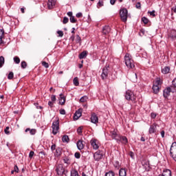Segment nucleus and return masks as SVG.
I'll return each instance as SVG.
<instances>
[{
    "mask_svg": "<svg viewBox=\"0 0 176 176\" xmlns=\"http://www.w3.org/2000/svg\"><path fill=\"white\" fill-rule=\"evenodd\" d=\"M64 163L66 164H71V162L69 161V159L68 157H65L63 159Z\"/></svg>",
    "mask_w": 176,
    "mask_h": 176,
    "instance_id": "nucleus-42",
    "label": "nucleus"
},
{
    "mask_svg": "<svg viewBox=\"0 0 176 176\" xmlns=\"http://www.w3.org/2000/svg\"><path fill=\"white\" fill-rule=\"evenodd\" d=\"M102 156H104L102 151H98L94 154V159L96 160V162H98L102 159Z\"/></svg>",
    "mask_w": 176,
    "mask_h": 176,
    "instance_id": "nucleus-7",
    "label": "nucleus"
},
{
    "mask_svg": "<svg viewBox=\"0 0 176 176\" xmlns=\"http://www.w3.org/2000/svg\"><path fill=\"white\" fill-rule=\"evenodd\" d=\"M163 176H171V171L170 169H164L162 173Z\"/></svg>",
    "mask_w": 176,
    "mask_h": 176,
    "instance_id": "nucleus-28",
    "label": "nucleus"
},
{
    "mask_svg": "<svg viewBox=\"0 0 176 176\" xmlns=\"http://www.w3.org/2000/svg\"><path fill=\"white\" fill-rule=\"evenodd\" d=\"M110 135L113 140H116V141H118L119 140V137L120 135L118 134V132L116 130L111 131H110Z\"/></svg>",
    "mask_w": 176,
    "mask_h": 176,
    "instance_id": "nucleus-8",
    "label": "nucleus"
},
{
    "mask_svg": "<svg viewBox=\"0 0 176 176\" xmlns=\"http://www.w3.org/2000/svg\"><path fill=\"white\" fill-rule=\"evenodd\" d=\"M170 93H171V88L170 87H166L164 90V94H163L164 98H167V97L170 96Z\"/></svg>",
    "mask_w": 176,
    "mask_h": 176,
    "instance_id": "nucleus-14",
    "label": "nucleus"
},
{
    "mask_svg": "<svg viewBox=\"0 0 176 176\" xmlns=\"http://www.w3.org/2000/svg\"><path fill=\"white\" fill-rule=\"evenodd\" d=\"M91 145L93 146L94 149H98L99 146H98V140L96 139H92L91 140Z\"/></svg>",
    "mask_w": 176,
    "mask_h": 176,
    "instance_id": "nucleus-13",
    "label": "nucleus"
},
{
    "mask_svg": "<svg viewBox=\"0 0 176 176\" xmlns=\"http://www.w3.org/2000/svg\"><path fill=\"white\" fill-rule=\"evenodd\" d=\"M34 105L37 109H42V107L41 106H39V104L38 103H34Z\"/></svg>",
    "mask_w": 176,
    "mask_h": 176,
    "instance_id": "nucleus-60",
    "label": "nucleus"
},
{
    "mask_svg": "<svg viewBox=\"0 0 176 176\" xmlns=\"http://www.w3.org/2000/svg\"><path fill=\"white\" fill-rule=\"evenodd\" d=\"M98 6H99V8L104 6V1L102 0H100L98 3Z\"/></svg>",
    "mask_w": 176,
    "mask_h": 176,
    "instance_id": "nucleus-47",
    "label": "nucleus"
},
{
    "mask_svg": "<svg viewBox=\"0 0 176 176\" xmlns=\"http://www.w3.org/2000/svg\"><path fill=\"white\" fill-rule=\"evenodd\" d=\"M148 13H149L150 16H153V17H156V14H155V10L148 11Z\"/></svg>",
    "mask_w": 176,
    "mask_h": 176,
    "instance_id": "nucleus-44",
    "label": "nucleus"
},
{
    "mask_svg": "<svg viewBox=\"0 0 176 176\" xmlns=\"http://www.w3.org/2000/svg\"><path fill=\"white\" fill-rule=\"evenodd\" d=\"M68 21H69V19H68V17L65 16L63 18V24H67V23H68Z\"/></svg>",
    "mask_w": 176,
    "mask_h": 176,
    "instance_id": "nucleus-46",
    "label": "nucleus"
},
{
    "mask_svg": "<svg viewBox=\"0 0 176 176\" xmlns=\"http://www.w3.org/2000/svg\"><path fill=\"white\" fill-rule=\"evenodd\" d=\"M129 156L131 157V159H134V153L132 151H130Z\"/></svg>",
    "mask_w": 176,
    "mask_h": 176,
    "instance_id": "nucleus-59",
    "label": "nucleus"
},
{
    "mask_svg": "<svg viewBox=\"0 0 176 176\" xmlns=\"http://www.w3.org/2000/svg\"><path fill=\"white\" fill-rule=\"evenodd\" d=\"M56 174L59 176H63L65 175V168H64L63 164H58L56 166Z\"/></svg>",
    "mask_w": 176,
    "mask_h": 176,
    "instance_id": "nucleus-5",
    "label": "nucleus"
},
{
    "mask_svg": "<svg viewBox=\"0 0 176 176\" xmlns=\"http://www.w3.org/2000/svg\"><path fill=\"white\" fill-rule=\"evenodd\" d=\"M3 38H5V30H0V45L3 43Z\"/></svg>",
    "mask_w": 176,
    "mask_h": 176,
    "instance_id": "nucleus-23",
    "label": "nucleus"
},
{
    "mask_svg": "<svg viewBox=\"0 0 176 176\" xmlns=\"http://www.w3.org/2000/svg\"><path fill=\"white\" fill-rule=\"evenodd\" d=\"M25 131V133H28V131H30L31 135H35L36 133V129H31L30 128H27Z\"/></svg>",
    "mask_w": 176,
    "mask_h": 176,
    "instance_id": "nucleus-26",
    "label": "nucleus"
},
{
    "mask_svg": "<svg viewBox=\"0 0 176 176\" xmlns=\"http://www.w3.org/2000/svg\"><path fill=\"white\" fill-rule=\"evenodd\" d=\"M109 32H111V28L109 26L106 25V26L103 27L102 34L104 35H108V34H109Z\"/></svg>",
    "mask_w": 176,
    "mask_h": 176,
    "instance_id": "nucleus-19",
    "label": "nucleus"
},
{
    "mask_svg": "<svg viewBox=\"0 0 176 176\" xmlns=\"http://www.w3.org/2000/svg\"><path fill=\"white\" fill-rule=\"evenodd\" d=\"M74 156H75L76 159H80V153L76 152L74 154Z\"/></svg>",
    "mask_w": 176,
    "mask_h": 176,
    "instance_id": "nucleus-50",
    "label": "nucleus"
},
{
    "mask_svg": "<svg viewBox=\"0 0 176 176\" xmlns=\"http://www.w3.org/2000/svg\"><path fill=\"white\" fill-rule=\"evenodd\" d=\"M82 130H83V127L80 126L78 128L77 133H78V134H79V135H80V134H82Z\"/></svg>",
    "mask_w": 176,
    "mask_h": 176,
    "instance_id": "nucleus-43",
    "label": "nucleus"
},
{
    "mask_svg": "<svg viewBox=\"0 0 176 176\" xmlns=\"http://www.w3.org/2000/svg\"><path fill=\"white\" fill-rule=\"evenodd\" d=\"M14 62L15 64H20V58L19 56L14 57Z\"/></svg>",
    "mask_w": 176,
    "mask_h": 176,
    "instance_id": "nucleus-39",
    "label": "nucleus"
},
{
    "mask_svg": "<svg viewBox=\"0 0 176 176\" xmlns=\"http://www.w3.org/2000/svg\"><path fill=\"white\" fill-rule=\"evenodd\" d=\"M74 86H79V80H78V78L76 77L73 80Z\"/></svg>",
    "mask_w": 176,
    "mask_h": 176,
    "instance_id": "nucleus-36",
    "label": "nucleus"
},
{
    "mask_svg": "<svg viewBox=\"0 0 176 176\" xmlns=\"http://www.w3.org/2000/svg\"><path fill=\"white\" fill-rule=\"evenodd\" d=\"M59 104L60 105H64V104H65V97H64L63 94H60Z\"/></svg>",
    "mask_w": 176,
    "mask_h": 176,
    "instance_id": "nucleus-25",
    "label": "nucleus"
},
{
    "mask_svg": "<svg viewBox=\"0 0 176 176\" xmlns=\"http://www.w3.org/2000/svg\"><path fill=\"white\" fill-rule=\"evenodd\" d=\"M170 153L171 157L176 162V142H173L170 146Z\"/></svg>",
    "mask_w": 176,
    "mask_h": 176,
    "instance_id": "nucleus-6",
    "label": "nucleus"
},
{
    "mask_svg": "<svg viewBox=\"0 0 176 176\" xmlns=\"http://www.w3.org/2000/svg\"><path fill=\"white\" fill-rule=\"evenodd\" d=\"M60 115H65V109H60Z\"/></svg>",
    "mask_w": 176,
    "mask_h": 176,
    "instance_id": "nucleus-62",
    "label": "nucleus"
},
{
    "mask_svg": "<svg viewBox=\"0 0 176 176\" xmlns=\"http://www.w3.org/2000/svg\"><path fill=\"white\" fill-rule=\"evenodd\" d=\"M135 8H136L137 9H141V3L138 2V3H136V5H135Z\"/></svg>",
    "mask_w": 176,
    "mask_h": 176,
    "instance_id": "nucleus-53",
    "label": "nucleus"
},
{
    "mask_svg": "<svg viewBox=\"0 0 176 176\" xmlns=\"http://www.w3.org/2000/svg\"><path fill=\"white\" fill-rule=\"evenodd\" d=\"M83 16V14H82V12H78L76 14V17H78V19H80V17H82Z\"/></svg>",
    "mask_w": 176,
    "mask_h": 176,
    "instance_id": "nucleus-54",
    "label": "nucleus"
},
{
    "mask_svg": "<svg viewBox=\"0 0 176 176\" xmlns=\"http://www.w3.org/2000/svg\"><path fill=\"white\" fill-rule=\"evenodd\" d=\"M142 21H143L144 24H148V23H149V19L145 16H143L142 18Z\"/></svg>",
    "mask_w": 176,
    "mask_h": 176,
    "instance_id": "nucleus-38",
    "label": "nucleus"
},
{
    "mask_svg": "<svg viewBox=\"0 0 176 176\" xmlns=\"http://www.w3.org/2000/svg\"><path fill=\"white\" fill-rule=\"evenodd\" d=\"M87 53H88L87 51H83L82 52H81L78 56V58H80V60L86 58V57H87Z\"/></svg>",
    "mask_w": 176,
    "mask_h": 176,
    "instance_id": "nucleus-24",
    "label": "nucleus"
},
{
    "mask_svg": "<svg viewBox=\"0 0 176 176\" xmlns=\"http://www.w3.org/2000/svg\"><path fill=\"white\" fill-rule=\"evenodd\" d=\"M69 20H70L71 23H76V20L75 19V16H74L70 17Z\"/></svg>",
    "mask_w": 176,
    "mask_h": 176,
    "instance_id": "nucleus-49",
    "label": "nucleus"
},
{
    "mask_svg": "<svg viewBox=\"0 0 176 176\" xmlns=\"http://www.w3.org/2000/svg\"><path fill=\"white\" fill-rule=\"evenodd\" d=\"M124 61L127 68L133 69L135 65H134V60L131 58L130 54H126L124 56Z\"/></svg>",
    "mask_w": 176,
    "mask_h": 176,
    "instance_id": "nucleus-1",
    "label": "nucleus"
},
{
    "mask_svg": "<svg viewBox=\"0 0 176 176\" xmlns=\"http://www.w3.org/2000/svg\"><path fill=\"white\" fill-rule=\"evenodd\" d=\"M61 151H63V149H61V148H60V147H58L56 149V151L54 153L56 157H60V156H61V154L63 153V152Z\"/></svg>",
    "mask_w": 176,
    "mask_h": 176,
    "instance_id": "nucleus-22",
    "label": "nucleus"
},
{
    "mask_svg": "<svg viewBox=\"0 0 176 176\" xmlns=\"http://www.w3.org/2000/svg\"><path fill=\"white\" fill-rule=\"evenodd\" d=\"M156 129H157L156 124L154 123L152 125H151L150 128L148 129L149 134H153V133H156Z\"/></svg>",
    "mask_w": 176,
    "mask_h": 176,
    "instance_id": "nucleus-15",
    "label": "nucleus"
},
{
    "mask_svg": "<svg viewBox=\"0 0 176 176\" xmlns=\"http://www.w3.org/2000/svg\"><path fill=\"white\" fill-rule=\"evenodd\" d=\"M90 119L91 123H94V124H97V123H98V116H97V114H96V113H91Z\"/></svg>",
    "mask_w": 176,
    "mask_h": 176,
    "instance_id": "nucleus-11",
    "label": "nucleus"
},
{
    "mask_svg": "<svg viewBox=\"0 0 176 176\" xmlns=\"http://www.w3.org/2000/svg\"><path fill=\"white\" fill-rule=\"evenodd\" d=\"M52 133L54 135H56L58 133V130H60V121L58 120H56L53 122L52 126Z\"/></svg>",
    "mask_w": 176,
    "mask_h": 176,
    "instance_id": "nucleus-3",
    "label": "nucleus"
},
{
    "mask_svg": "<svg viewBox=\"0 0 176 176\" xmlns=\"http://www.w3.org/2000/svg\"><path fill=\"white\" fill-rule=\"evenodd\" d=\"M120 176H127V170L124 168H121L119 170Z\"/></svg>",
    "mask_w": 176,
    "mask_h": 176,
    "instance_id": "nucleus-27",
    "label": "nucleus"
},
{
    "mask_svg": "<svg viewBox=\"0 0 176 176\" xmlns=\"http://www.w3.org/2000/svg\"><path fill=\"white\" fill-rule=\"evenodd\" d=\"M151 116L152 119H155L157 116V114H156V113H151Z\"/></svg>",
    "mask_w": 176,
    "mask_h": 176,
    "instance_id": "nucleus-58",
    "label": "nucleus"
},
{
    "mask_svg": "<svg viewBox=\"0 0 176 176\" xmlns=\"http://www.w3.org/2000/svg\"><path fill=\"white\" fill-rule=\"evenodd\" d=\"M77 148L78 149H79V151H82V149H83V148H85V145H83V140H78L77 142Z\"/></svg>",
    "mask_w": 176,
    "mask_h": 176,
    "instance_id": "nucleus-20",
    "label": "nucleus"
},
{
    "mask_svg": "<svg viewBox=\"0 0 176 176\" xmlns=\"http://www.w3.org/2000/svg\"><path fill=\"white\" fill-rule=\"evenodd\" d=\"M57 34H58V36H60V38H62V36H64V32L61 30H58L57 32Z\"/></svg>",
    "mask_w": 176,
    "mask_h": 176,
    "instance_id": "nucleus-48",
    "label": "nucleus"
},
{
    "mask_svg": "<svg viewBox=\"0 0 176 176\" xmlns=\"http://www.w3.org/2000/svg\"><path fill=\"white\" fill-rule=\"evenodd\" d=\"M13 78H14V74L13 73V72H10L8 74V79H9V80H12V79H13Z\"/></svg>",
    "mask_w": 176,
    "mask_h": 176,
    "instance_id": "nucleus-33",
    "label": "nucleus"
},
{
    "mask_svg": "<svg viewBox=\"0 0 176 176\" xmlns=\"http://www.w3.org/2000/svg\"><path fill=\"white\" fill-rule=\"evenodd\" d=\"M62 141L63 142H69V138L68 137V135H65L62 137Z\"/></svg>",
    "mask_w": 176,
    "mask_h": 176,
    "instance_id": "nucleus-31",
    "label": "nucleus"
},
{
    "mask_svg": "<svg viewBox=\"0 0 176 176\" xmlns=\"http://www.w3.org/2000/svg\"><path fill=\"white\" fill-rule=\"evenodd\" d=\"M71 176H79V173L76 170H72L71 171Z\"/></svg>",
    "mask_w": 176,
    "mask_h": 176,
    "instance_id": "nucleus-34",
    "label": "nucleus"
},
{
    "mask_svg": "<svg viewBox=\"0 0 176 176\" xmlns=\"http://www.w3.org/2000/svg\"><path fill=\"white\" fill-rule=\"evenodd\" d=\"M3 64H5V58L3 56H0V68L3 67Z\"/></svg>",
    "mask_w": 176,
    "mask_h": 176,
    "instance_id": "nucleus-32",
    "label": "nucleus"
},
{
    "mask_svg": "<svg viewBox=\"0 0 176 176\" xmlns=\"http://www.w3.org/2000/svg\"><path fill=\"white\" fill-rule=\"evenodd\" d=\"M153 91L154 94H157V93H159V91H160V86L155 85V84H153Z\"/></svg>",
    "mask_w": 176,
    "mask_h": 176,
    "instance_id": "nucleus-21",
    "label": "nucleus"
},
{
    "mask_svg": "<svg viewBox=\"0 0 176 176\" xmlns=\"http://www.w3.org/2000/svg\"><path fill=\"white\" fill-rule=\"evenodd\" d=\"M21 68H23V69L27 68V62L25 61H22L21 63Z\"/></svg>",
    "mask_w": 176,
    "mask_h": 176,
    "instance_id": "nucleus-40",
    "label": "nucleus"
},
{
    "mask_svg": "<svg viewBox=\"0 0 176 176\" xmlns=\"http://www.w3.org/2000/svg\"><path fill=\"white\" fill-rule=\"evenodd\" d=\"M104 176H115V173L112 170H110L106 173Z\"/></svg>",
    "mask_w": 176,
    "mask_h": 176,
    "instance_id": "nucleus-37",
    "label": "nucleus"
},
{
    "mask_svg": "<svg viewBox=\"0 0 176 176\" xmlns=\"http://www.w3.org/2000/svg\"><path fill=\"white\" fill-rule=\"evenodd\" d=\"M42 65H43V67H45V68H48L49 67V63H47L45 61L42 62Z\"/></svg>",
    "mask_w": 176,
    "mask_h": 176,
    "instance_id": "nucleus-45",
    "label": "nucleus"
},
{
    "mask_svg": "<svg viewBox=\"0 0 176 176\" xmlns=\"http://www.w3.org/2000/svg\"><path fill=\"white\" fill-rule=\"evenodd\" d=\"M170 67L169 66H165L164 67H162L161 72L164 75H167V74H170Z\"/></svg>",
    "mask_w": 176,
    "mask_h": 176,
    "instance_id": "nucleus-18",
    "label": "nucleus"
},
{
    "mask_svg": "<svg viewBox=\"0 0 176 176\" xmlns=\"http://www.w3.org/2000/svg\"><path fill=\"white\" fill-rule=\"evenodd\" d=\"M54 102L52 101H49L48 102V105L50 107V108H53Z\"/></svg>",
    "mask_w": 176,
    "mask_h": 176,
    "instance_id": "nucleus-57",
    "label": "nucleus"
},
{
    "mask_svg": "<svg viewBox=\"0 0 176 176\" xmlns=\"http://www.w3.org/2000/svg\"><path fill=\"white\" fill-rule=\"evenodd\" d=\"M51 100H52V102H55V101H56V96H55V95H52V96H51Z\"/></svg>",
    "mask_w": 176,
    "mask_h": 176,
    "instance_id": "nucleus-55",
    "label": "nucleus"
},
{
    "mask_svg": "<svg viewBox=\"0 0 176 176\" xmlns=\"http://www.w3.org/2000/svg\"><path fill=\"white\" fill-rule=\"evenodd\" d=\"M82 112H83L82 109H79L76 111V113H74V120H78V119H79V118H80V116H82Z\"/></svg>",
    "mask_w": 176,
    "mask_h": 176,
    "instance_id": "nucleus-12",
    "label": "nucleus"
},
{
    "mask_svg": "<svg viewBox=\"0 0 176 176\" xmlns=\"http://www.w3.org/2000/svg\"><path fill=\"white\" fill-rule=\"evenodd\" d=\"M139 35L140 36H144V35H145V30H140V33H139Z\"/></svg>",
    "mask_w": 176,
    "mask_h": 176,
    "instance_id": "nucleus-51",
    "label": "nucleus"
},
{
    "mask_svg": "<svg viewBox=\"0 0 176 176\" xmlns=\"http://www.w3.org/2000/svg\"><path fill=\"white\" fill-rule=\"evenodd\" d=\"M76 43H79V45L80 46L82 45V38L79 36V34H77L76 36Z\"/></svg>",
    "mask_w": 176,
    "mask_h": 176,
    "instance_id": "nucleus-30",
    "label": "nucleus"
},
{
    "mask_svg": "<svg viewBox=\"0 0 176 176\" xmlns=\"http://www.w3.org/2000/svg\"><path fill=\"white\" fill-rule=\"evenodd\" d=\"M34 153H34V151H30V153H29V157H30V159H32V157H33Z\"/></svg>",
    "mask_w": 176,
    "mask_h": 176,
    "instance_id": "nucleus-52",
    "label": "nucleus"
},
{
    "mask_svg": "<svg viewBox=\"0 0 176 176\" xmlns=\"http://www.w3.org/2000/svg\"><path fill=\"white\" fill-rule=\"evenodd\" d=\"M51 150L53 151H56V144H52L51 146Z\"/></svg>",
    "mask_w": 176,
    "mask_h": 176,
    "instance_id": "nucleus-61",
    "label": "nucleus"
},
{
    "mask_svg": "<svg viewBox=\"0 0 176 176\" xmlns=\"http://www.w3.org/2000/svg\"><path fill=\"white\" fill-rule=\"evenodd\" d=\"M116 0H110L111 5H115Z\"/></svg>",
    "mask_w": 176,
    "mask_h": 176,
    "instance_id": "nucleus-64",
    "label": "nucleus"
},
{
    "mask_svg": "<svg viewBox=\"0 0 176 176\" xmlns=\"http://www.w3.org/2000/svg\"><path fill=\"white\" fill-rule=\"evenodd\" d=\"M117 142H122L124 145H126V144H129V140L126 136L120 135Z\"/></svg>",
    "mask_w": 176,
    "mask_h": 176,
    "instance_id": "nucleus-10",
    "label": "nucleus"
},
{
    "mask_svg": "<svg viewBox=\"0 0 176 176\" xmlns=\"http://www.w3.org/2000/svg\"><path fill=\"white\" fill-rule=\"evenodd\" d=\"M10 129V127H9V126L6 127V129H4L5 134H7V135L10 134V131H9Z\"/></svg>",
    "mask_w": 176,
    "mask_h": 176,
    "instance_id": "nucleus-41",
    "label": "nucleus"
},
{
    "mask_svg": "<svg viewBox=\"0 0 176 176\" xmlns=\"http://www.w3.org/2000/svg\"><path fill=\"white\" fill-rule=\"evenodd\" d=\"M57 2V0H48L47 2V8L50 10H52V9H54L56 6V3Z\"/></svg>",
    "mask_w": 176,
    "mask_h": 176,
    "instance_id": "nucleus-9",
    "label": "nucleus"
},
{
    "mask_svg": "<svg viewBox=\"0 0 176 176\" xmlns=\"http://www.w3.org/2000/svg\"><path fill=\"white\" fill-rule=\"evenodd\" d=\"M172 83H173V86L174 87H176V78H175L173 81H172Z\"/></svg>",
    "mask_w": 176,
    "mask_h": 176,
    "instance_id": "nucleus-63",
    "label": "nucleus"
},
{
    "mask_svg": "<svg viewBox=\"0 0 176 176\" xmlns=\"http://www.w3.org/2000/svg\"><path fill=\"white\" fill-rule=\"evenodd\" d=\"M125 98L127 101H132L133 104H135L137 96L134 94V92L131 90H127L125 94Z\"/></svg>",
    "mask_w": 176,
    "mask_h": 176,
    "instance_id": "nucleus-2",
    "label": "nucleus"
},
{
    "mask_svg": "<svg viewBox=\"0 0 176 176\" xmlns=\"http://www.w3.org/2000/svg\"><path fill=\"white\" fill-rule=\"evenodd\" d=\"M162 81L160 79V78H157L154 82V85H155L156 86H162Z\"/></svg>",
    "mask_w": 176,
    "mask_h": 176,
    "instance_id": "nucleus-29",
    "label": "nucleus"
},
{
    "mask_svg": "<svg viewBox=\"0 0 176 176\" xmlns=\"http://www.w3.org/2000/svg\"><path fill=\"white\" fill-rule=\"evenodd\" d=\"M128 14H129V12L127 11V9L122 8L120 10V16L123 23H126L127 21Z\"/></svg>",
    "mask_w": 176,
    "mask_h": 176,
    "instance_id": "nucleus-4",
    "label": "nucleus"
},
{
    "mask_svg": "<svg viewBox=\"0 0 176 176\" xmlns=\"http://www.w3.org/2000/svg\"><path fill=\"white\" fill-rule=\"evenodd\" d=\"M14 171L15 173H19V166H17V165H15L14 167Z\"/></svg>",
    "mask_w": 176,
    "mask_h": 176,
    "instance_id": "nucleus-56",
    "label": "nucleus"
},
{
    "mask_svg": "<svg viewBox=\"0 0 176 176\" xmlns=\"http://www.w3.org/2000/svg\"><path fill=\"white\" fill-rule=\"evenodd\" d=\"M102 79H107L108 78V68L104 67L101 74Z\"/></svg>",
    "mask_w": 176,
    "mask_h": 176,
    "instance_id": "nucleus-17",
    "label": "nucleus"
},
{
    "mask_svg": "<svg viewBox=\"0 0 176 176\" xmlns=\"http://www.w3.org/2000/svg\"><path fill=\"white\" fill-rule=\"evenodd\" d=\"M168 38H170V39H176V30H171L168 32Z\"/></svg>",
    "mask_w": 176,
    "mask_h": 176,
    "instance_id": "nucleus-16",
    "label": "nucleus"
},
{
    "mask_svg": "<svg viewBox=\"0 0 176 176\" xmlns=\"http://www.w3.org/2000/svg\"><path fill=\"white\" fill-rule=\"evenodd\" d=\"M89 98H87V96H82L80 99V102H86V101H87Z\"/></svg>",
    "mask_w": 176,
    "mask_h": 176,
    "instance_id": "nucleus-35",
    "label": "nucleus"
}]
</instances>
